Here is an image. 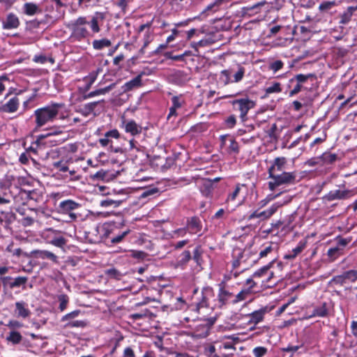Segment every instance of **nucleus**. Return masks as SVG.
<instances>
[{
    "instance_id": "obj_51",
    "label": "nucleus",
    "mask_w": 357,
    "mask_h": 357,
    "mask_svg": "<svg viewBox=\"0 0 357 357\" xmlns=\"http://www.w3.org/2000/svg\"><path fill=\"white\" fill-rule=\"evenodd\" d=\"M50 243L56 247L62 248L66 245V240L63 236H60L53 238Z\"/></svg>"
},
{
    "instance_id": "obj_55",
    "label": "nucleus",
    "mask_w": 357,
    "mask_h": 357,
    "mask_svg": "<svg viewBox=\"0 0 357 357\" xmlns=\"http://www.w3.org/2000/svg\"><path fill=\"white\" fill-rule=\"evenodd\" d=\"M236 123V119L234 115H230L224 121V124L227 128H233Z\"/></svg>"
},
{
    "instance_id": "obj_39",
    "label": "nucleus",
    "mask_w": 357,
    "mask_h": 357,
    "mask_svg": "<svg viewBox=\"0 0 357 357\" xmlns=\"http://www.w3.org/2000/svg\"><path fill=\"white\" fill-rule=\"evenodd\" d=\"M6 340L13 344H20L22 340V336L20 332L11 331L6 337Z\"/></svg>"
},
{
    "instance_id": "obj_40",
    "label": "nucleus",
    "mask_w": 357,
    "mask_h": 357,
    "mask_svg": "<svg viewBox=\"0 0 357 357\" xmlns=\"http://www.w3.org/2000/svg\"><path fill=\"white\" fill-rule=\"evenodd\" d=\"M356 10H357L356 8H354L353 6L348 7L347 10H345L340 15V23H342V24H347V23H348L351 20V18L354 13Z\"/></svg>"
},
{
    "instance_id": "obj_59",
    "label": "nucleus",
    "mask_w": 357,
    "mask_h": 357,
    "mask_svg": "<svg viewBox=\"0 0 357 357\" xmlns=\"http://www.w3.org/2000/svg\"><path fill=\"white\" fill-rule=\"evenodd\" d=\"M130 233V230L128 229L125 231H123L120 234L116 235V236L111 238V243H118L122 241V240Z\"/></svg>"
},
{
    "instance_id": "obj_9",
    "label": "nucleus",
    "mask_w": 357,
    "mask_h": 357,
    "mask_svg": "<svg viewBox=\"0 0 357 357\" xmlns=\"http://www.w3.org/2000/svg\"><path fill=\"white\" fill-rule=\"evenodd\" d=\"M151 22H147L146 24L140 25L138 28V33L145 31L142 39L143 45L140 50L142 53H144V50L153 41L154 38L153 31L151 29Z\"/></svg>"
},
{
    "instance_id": "obj_53",
    "label": "nucleus",
    "mask_w": 357,
    "mask_h": 357,
    "mask_svg": "<svg viewBox=\"0 0 357 357\" xmlns=\"http://www.w3.org/2000/svg\"><path fill=\"white\" fill-rule=\"evenodd\" d=\"M284 66V63L281 60H276L273 61L269 65V69L273 73H276L281 70Z\"/></svg>"
},
{
    "instance_id": "obj_12",
    "label": "nucleus",
    "mask_w": 357,
    "mask_h": 357,
    "mask_svg": "<svg viewBox=\"0 0 357 357\" xmlns=\"http://www.w3.org/2000/svg\"><path fill=\"white\" fill-rule=\"evenodd\" d=\"M266 312L267 311L265 308H261L244 316L245 319L247 320L248 324L250 325H253V326L251 327V329H254L255 325L263 321Z\"/></svg>"
},
{
    "instance_id": "obj_27",
    "label": "nucleus",
    "mask_w": 357,
    "mask_h": 357,
    "mask_svg": "<svg viewBox=\"0 0 357 357\" xmlns=\"http://www.w3.org/2000/svg\"><path fill=\"white\" fill-rule=\"evenodd\" d=\"M252 294V286L243 289L238 294L234 295V299L231 303L236 304L239 302L243 301L249 298Z\"/></svg>"
},
{
    "instance_id": "obj_1",
    "label": "nucleus",
    "mask_w": 357,
    "mask_h": 357,
    "mask_svg": "<svg viewBox=\"0 0 357 357\" xmlns=\"http://www.w3.org/2000/svg\"><path fill=\"white\" fill-rule=\"evenodd\" d=\"M105 17L103 13H96L89 21L86 17H79L72 20L67 24V28L71 31L70 38L73 41L80 42L90 36V32L87 29L89 26L92 32L99 33L100 31V22Z\"/></svg>"
},
{
    "instance_id": "obj_23",
    "label": "nucleus",
    "mask_w": 357,
    "mask_h": 357,
    "mask_svg": "<svg viewBox=\"0 0 357 357\" xmlns=\"http://www.w3.org/2000/svg\"><path fill=\"white\" fill-rule=\"evenodd\" d=\"M20 25L18 17L13 13H9L6 20L3 22V28L4 29H17Z\"/></svg>"
},
{
    "instance_id": "obj_14",
    "label": "nucleus",
    "mask_w": 357,
    "mask_h": 357,
    "mask_svg": "<svg viewBox=\"0 0 357 357\" xmlns=\"http://www.w3.org/2000/svg\"><path fill=\"white\" fill-rule=\"evenodd\" d=\"M296 175L295 172H282L281 174H276L271 176H269L271 178L276 179V184L284 185V184H291L295 182Z\"/></svg>"
},
{
    "instance_id": "obj_16",
    "label": "nucleus",
    "mask_w": 357,
    "mask_h": 357,
    "mask_svg": "<svg viewBox=\"0 0 357 357\" xmlns=\"http://www.w3.org/2000/svg\"><path fill=\"white\" fill-rule=\"evenodd\" d=\"M249 254L250 250H243L241 248H234L232 252V256L234 258L232 266L234 268H236L242 262H246L248 261V258L246 257H248Z\"/></svg>"
},
{
    "instance_id": "obj_32",
    "label": "nucleus",
    "mask_w": 357,
    "mask_h": 357,
    "mask_svg": "<svg viewBox=\"0 0 357 357\" xmlns=\"http://www.w3.org/2000/svg\"><path fill=\"white\" fill-rule=\"evenodd\" d=\"M142 84V77L141 75H137L132 79L130 80L129 82H127L124 84V85L122 86L123 91H131L132 89L135 87H138L141 86Z\"/></svg>"
},
{
    "instance_id": "obj_4",
    "label": "nucleus",
    "mask_w": 357,
    "mask_h": 357,
    "mask_svg": "<svg viewBox=\"0 0 357 357\" xmlns=\"http://www.w3.org/2000/svg\"><path fill=\"white\" fill-rule=\"evenodd\" d=\"M351 239L350 238L337 237L335 239V245L331 247L326 253L328 261L329 262L335 261L337 258L342 256L345 253L347 245L350 243Z\"/></svg>"
},
{
    "instance_id": "obj_33",
    "label": "nucleus",
    "mask_w": 357,
    "mask_h": 357,
    "mask_svg": "<svg viewBox=\"0 0 357 357\" xmlns=\"http://www.w3.org/2000/svg\"><path fill=\"white\" fill-rule=\"evenodd\" d=\"M114 84H110L105 88L96 89L95 91H91L90 93L86 94L84 96V99L91 98L95 96H100V95H105L107 93L109 92L113 88Z\"/></svg>"
},
{
    "instance_id": "obj_38",
    "label": "nucleus",
    "mask_w": 357,
    "mask_h": 357,
    "mask_svg": "<svg viewBox=\"0 0 357 357\" xmlns=\"http://www.w3.org/2000/svg\"><path fill=\"white\" fill-rule=\"evenodd\" d=\"M314 75L313 74H298L295 75L294 77L291 78L289 81V84H293L294 82H298L301 84H303L305 83L308 79L314 77Z\"/></svg>"
},
{
    "instance_id": "obj_31",
    "label": "nucleus",
    "mask_w": 357,
    "mask_h": 357,
    "mask_svg": "<svg viewBox=\"0 0 357 357\" xmlns=\"http://www.w3.org/2000/svg\"><path fill=\"white\" fill-rule=\"evenodd\" d=\"M40 11V7L34 3H26L23 6V12L26 15H33Z\"/></svg>"
},
{
    "instance_id": "obj_21",
    "label": "nucleus",
    "mask_w": 357,
    "mask_h": 357,
    "mask_svg": "<svg viewBox=\"0 0 357 357\" xmlns=\"http://www.w3.org/2000/svg\"><path fill=\"white\" fill-rule=\"evenodd\" d=\"M214 324V320L208 319L204 324H199L195 328V335L199 337H205L209 334V331Z\"/></svg>"
},
{
    "instance_id": "obj_63",
    "label": "nucleus",
    "mask_w": 357,
    "mask_h": 357,
    "mask_svg": "<svg viewBox=\"0 0 357 357\" xmlns=\"http://www.w3.org/2000/svg\"><path fill=\"white\" fill-rule=\"evenodd\" d=\"M33 61L36 63H46L47 61H50L51 63H54V59H47L45 56L44 55H36L33 58Z\"/></svg>"
},
{
    "instance_id": "obj_7",
    "label": "nucleus",
    "mask_w": 357,
    "mask_h": 357,
    "mask_svg": "<svg viewBox=\"0 0 357 357\" xmlns=\"http://www.w3.org/2000/svg\"><path fill=\"white\" fill-rule=\"evenodd\" d=\"M353 190H333L323 197L325 202H331L335 200L348 199L354 196Z\"/></svg>"
},
{
    "instance_id": "obj_11",
    "label": "nucleus",
    "mask_w": 357,
    "mask_h": 357,
    "mask_svg": "<svg viewBox=\"0 0 357 357\" xmlns=\"http://www.w3.org/2000/svg\"><path fill=\"white\" fill-rule=\"evenodd\" d=\"M277 245L272 242L262 245L260 248L258 259H264L269 257L272 258L271 261L273 259H275V254L277 252Z\"/></svg>"
},
{
    "instance_id": "obj_47",
    "label": "nucleus",
    "mask_w": 357,
    "mask_h": 357,
    "mask_svg": "<svg viewBox=\"0 0 357 357\" xmlns=\"http://www.w3.org/2000/svg\"><path fill=\"white\" fill-rule=\"evenodd\" d=\"M188 232L186 227L178 228L172 231L171 236L173 238L184 237Z\"/></svg>"
},
{
    "instance_id": "obj_10",
    "label": "nucleus",
    "mask_w": 357,
    "mask_h": 357,
    "mask_svg": "<svg viewBox=\"0 0 357 357\" xmlns=\"http://www.w3.org/2000/svg\"><path fill=\"white\" fill-rule=\"evenodd\" d=\"M281 205L280 204H273L266 210L259 212L255 211L248 216V220H251L254 218H259L260 220H264L271 218L278 209Z\"/></svg>"
},
{
    "instance_id": "obj_30",
    "label": "nucleus",
    "mask_w": 357,
    "mask_h": 357,
    "mask_svg": "<svg viewBox=\"0 0 357 357\" xmlns=\"http://www.w3.org/2000/svg\"><path fill=\"white\" fill-rule=\"evenodd\" d=\"M245 73V68L240 64H236L234 67V71L232 73V82L236 83L241 82Z\"/></svg>"
},
{
    "instance_id": "obj_24",
    "label": "nucleus",
    "mask_w": 357,
    "mask_h": 357,
    "mask_svg": "<svg viewBox=\"0 0 357 357\" xmlns=\"http://www.w3.org/2000/svg\"><path fill=\"white\" fill-rule=\"evenodd\" d=\"M19 105V98L15 96L1 107V110L4 112L13 113L18 109Z\"/></svg>"
},
{
    "instance_id": "obj_35",
    "label": "nucleus",
    "mask_w": 357,
    "mask_h": 357,
    "mask_svg": "<svg viewBox=\"0 0 357 357\" xmlns=\"http://www.w3.org/2000/svg\"><path fill=\"white\" fill-rule=\"evenodd\" d=\"M244 186V184L237 183L235 185L234 190L228 194L227 197L226 199V203L229 204L230 202H234L236 197L238 196L241 190V188Z\"/></svg>"
},
{
    "instance_id": "obj_48",
    "label": "nucleus",
    "mask_w": 357,
    "mask_h": 357,
    "mask_svg": "<svg viewBox=\"0 0 357 357\" xmlns=\"http://www.w3.org/2000/svg\"><path fill=\"white\" fill-rule=\"evenodd\" d=\"M86 326V323L84 321L76 320L70 321L65 325L66 328H84Z\"/></svg>"
},
{
    "instance_id": "obj_49",
    "label": "nucleus",
    "mask_w": 357,
    "mask_h": 357,
    "mask_svg": "<svg viewBox=\"0 0 357 357\" xmlns=\"http://www.w3.org/2000/svg\"><path fill=\"white\" fill-rule=\"evenodd\" d=\"M191 259V253L189 250H185L180 255V259L178 261L179 265L187 264Z\"/></svg>"
},
{
    "instance_id": "obj_54",
    "label": "nucleus",
    "mask_w": 357,
    "mask_h": 357,
    "mask_svg": "<svg viewBox=\"0 0 357 357\" xmlns=\"http://www.w3.org/2000/svg\"><path fill=\"white\" fill-rule=\"evenodd\" d=\"M7 327L11 329L12 331H15V329L21 328L23 327V324L17 320L11 319L6 324Z\"/></svg>"
},
{
    "instance_id": "obj_36",
    "label": "nucleus",
    "mask_w": 357,
    "mask_h": 357,
    "mask_svg": "<svg viewBox=\"0 0 357 357\" xmlns=\"http://www.w3.org/2000/svg\"><path fill=\"white\" fill-rule=\"evenodd\" d=\"M100 102H104V100L84 105L81 109L82 113L85 116L89 115L94 112L96 107Z\"/></svg>"
},
{
    "instance_id": "obj_44",
    "label": "nucleus",
    "mask_w": 357,
    "mask_h": 357,
    "mask_svg": "<svg viewBox=\"0 0 357 357\" xmlns=\"http://www.w3.org/2000/svg\"><path fill=\"white\" fill-rule=\"evenodd\" d=\"M121 203H122V202L120 200H114V199L107 198L104 200H102L100 202V205L102 207H109V206H112L114 207H118L121 205Z\"/></svg>"
},
{
    "instance_id": "obj_6",
    "label": "nucleus",
    "mask_w": 357,
    "mask_h": 357,
    "mask_svg": "<svg viewBox=\"0 0 357 357\" xmlns=\"http://www.w3.org/2000/svg\"><path fill=\"white\" fill-rule=\"evenodd\" d=\"M80 206V204L72 199H66L59 204L56 209L59 213L68 214L71 220H75L77 219V215L73 211L79 208Z\"/></svg>"
},
{
    "instance_id": "obj_15",
    "label": "nucleus",
    "mask_w": 357,
    "mask_h": 357,
    "mask_svg": "<svg viewBox=\"0 0 357 357\" xmlns=\"http://www.w3.org/2000/svg\"><path fill=\"white\" fill-rule=\"evenodd\" d=\"M287 162V160L284 157L275 158L268 169L269 176L275 175L278 172H284Z\"/></svg>"
},
{
    "instance_id": "obj_56",
    "label": "nucleus",
    "mask_w": 357,
    "mask_h": 357,
    "mask_svg": "<svg viewBox=\"0 0 357 357\" xmlns=\"http://www.w3.org/2000/svg\"><path fill=\"white\" fill-rule=\"evenodd\" d=\"M105 273L109 277H110L112 278L117 279V280H120L122 276L121 273L118 270H116V268H114L107 269Z\"/></svg>"
},
{
    "instance_id": "obj_52",
    "label": "nucleus",
    "mask_w": 357,
    "mask_h": 357,
    "mask_svg": "<svg viewBox=\"0 0 357 357\" xmlns=\"http://www.w3.org/2000/svg\"><path fill=\"white\" fill-rule=\"evenodd\" d=\"M229 142H230V144H229V146L228 148L229 153L237 154L239 152L238 144L232 137L229 138Z\"/></svg>"
},
{
    "instance_id": "obj_64",
    "label": "nucleus",
    "mask_w": 357,
    "mask_h": 357,
    "mask_svg": "<svg viewBox=\"0 0 357 357\" xmlns=\"http://www.w3.org/2000/svg\"><path fill=\"white\" fill-rule=\"evenodd\" d=\"M105 137L107 138L119 139L120 137V133L117 129L110 130L105 133Z\"/></svg>"
},
{
    "instance_id": "obj_26",
    "label": "nucleus",
    "mask_w": 357,
    "mask_h": 357,
    "mask_svg": "<svg viewBox=\"0 0 357 357\" xmlns=\"http://www.w3.org/2000/svg\"><path fill=\"white\" fill-rule=\"evenodd\" d=\"M234 71V67H230L228 69L222 70L220 73L219 80L224 85H227L232 82V73Z\"/></svg>"
},
{
    "instance_id": "obj_25",
    "label": "nucleus",
    "mask_w": 357,
    "mask_h": 357,
    "mask_svg": "<svg viewBox=\"0 0 357 357\" xmlns=\"http://www.w3.org/2000/svg\"><path fill=\"white\" fill-rule=\"evenodd\" d=\"M227 2L228 0H215L206 6V8L202 11V15L206 13L213 14L220 10L222 6Z\"/></svg>"
},
{
    "instance_id": "obj_22",
    "label": "nucleus",
    "mask_w": 357,
    "mask_h": 357,
    "mask_svg": "<svg viewBox=\"0 0 357 357\" xmlns=\"http://www.w3.org/2000/svg\"><path fill=\"white\" fill-rule=\"evenodd\" d=\"M213 296V289L211 287H205L202 289V298L201 300L196 304V307L197 310H199L202 307H206L208 306V300L209 297Z\"/></svg>"
},
{
    "instance_id": "obj_29",
    "label": "nucleus",
    "mask_w": 357,
    "mask_h": 357,
    "mask_svg": "<svg viewBox=\"0 0 357 357\" xmlns=\"http://www.w3.org/2000/svg\"><path fill=\"white\" fill-rule=\"evenodd\" d=\"M306 241H301L298 243L297 246L294 248L289 253L286 254L284 256L285 259H294L298 254H300L305 248Z\"/></svg>"
},
{
    "instance_id": "obj_41",
    "label": "nucleus",
    "mask_w": 357,
    "mask_h": 357,
    "mask_svg": "<svg viewBox=\"0 0 357 357\" xmlns=\"http://www.w3.org/2000/svg\"><path fill=\"white\" fill-rule=\"evenodd\" d=\"M263 6H266V9L268 10L270 8L269 5L266 1H263L261 2H258L257 3H255L254 5L251 6H248L246 8V10L248 11H255V13H258L260 11V8Z\"/></svg>"
},
{
    "instance_id": "obj_2",
    "label": "nucleus",
    "mask_w": 357,
    "mask_h": 357,
    "mask_svg": "<svg viewBox=\"0 0 357 357\" xmlns=\"http://www.w3.org/2000/svg\"><path fill=\"white\" fill-rule=\"evenodd\" d=\"M68 116V112L63 103H51L34 112L36 128H41L47 123L54 122L57 119L64 120Z\"/></svg>"
},
{
    "instance_id": "obj_13",
    "label": "nucleus",
    "mask_w": 357,
    "mask_h": 357,
    "mask_svg": "<svg viewBox=\"0 0 357 357\" xmlns=\"http://www.w3.org/2000/svg\"><path fill=\"white\" fill-rule=\"evenodd\" d=\"M121 127L124 129L126 133L130 134L132 136H136L142 132V128L139 124H137L133 119L122 121Z\"/></svg>"
},
{
    "instance_id": "obj_43",
    "label": "nucleus",
    "mask_w": 357,
    "mask_h": 357,
    "mask_svg": "<svg viewBox=\"0 0 357 357\" xmlns=\"http://www.w3.org/2000/svg\"><path fill=\"white\" fill-rule=\"evenodd\" d=\"M58 300L59 301V310L63 312L67 307L69 302V298L66 294H62L58 296Z\"/></svg>"
},
{
    "instance_id": "obj_42",
    "label": "nucleus",
    "mask_w": 357,
    "mask_h": 357,
    "mask_svg": "<svg viewBox=\"0 0 357 357\" xmlns=\"http://www.w3.org/2000/svg\"><path fill=\"white\" fill-rule=\"evenodd\" d=\"M346 282H354L357 280V270H350L343 273Z\"/></svg>"
},
{
    "instance_id": "obj_45",
    "label": "nucleus",
    "mask_w": 357,
    "mask_h": 357,
    "mask_svg": "<svg viewBox=\"0 0 357 357\" xmlns=\"http://www.w3.org/2000/svg\"><path fill=\"white\" fill-rule=\"evenodd\" d=\"M281 91V84L279 82H274L271 85L267 86L265 89L266 93L267 94L280 93Z\"/></svg>"
},
{
    "instance_id": "obj_57",
    "label": "nucleus",
    "mask_w": 357,
    "mask_h": 357,
    "mask_svg": "<svg viewBox=\"0 0 357 357\" xmlns=\"http://www.w3.org/2000/svg\"><path fill=\"white\" fill-rule=\"evenodd\" d=\"M53 167L61 172H66L68 171V167L66 162L63 161H58L53 163Z\"/></svg>"
},
{
    "instance_id": "obj_20",
    "label": "nucleus",
    "mask_w": 357,
    "mask_h": 357,
    "mask_svg": "<svg viewBox=\"0 0 357 357\" xmlns=\"http://www.w3.org/2000/svg\"><path fill=\"white\" fill-rule=\"evenodd\" d=\"M31 256L36 259H48L55 264L58 263V257L53 252L44 250H34L31 252Z\"/></svg>"
},
{
    "instance_id": "obj_19",
    "label": "nucleus",
    "mask_w": 357,
    "mask_h": 357,
    "mask_svg": "<svg viewBox=\"0 0 357 357\" xmlns=\"http://www.w3.org/2000/svg\"><path fill=\"white\" fill-rule=\"evenodd\" d=\"M172 106L169 108V112L167 119H170L172 116H177L176 110L181 108L185 104V99L183 95L174 96L171 98Z\"/></svg>"
},
{
    "instance_id": "obj_46",
    "label": "nucleus",
    "mask_w": 357,
    "mask_h": 357,
    "mask_svg": "<svg viewBox=\"0 0 357 357\" xmlns=\"http://www.w3.org/2000/svg\"><path fill=\"white\" fill-rule=\"evenodd\" d=\"M202 186L204 188V189L200 188V190L202 192V194L205 196L209 195L211 192L212 189L211 183L209 181L202 179Z\"/></svg>"
},
{
    "instance_id": "obj_62",
    "label": "nucleus",
    "mask_w": 357,
    "mask_h": 357,
    "mask_svg": "<svg viewBox=\"0 0 357 357\" xmlns=\"http://www.w3.org/2000/svg\"><path fill=\"white\" fill-rule=\"evenodd\" d=\"M267 351V349L263 347H257L253 349V354L255 357H262Z\"/></svg>"
},
{
    "instance_id": "obj_58",
    "label": "nucleus",
    "mask_w": 357,
    "mask_h": 357,
    "mask_svg": "<svg viewBox=\"0 0 357 357\" xmlns=\"http://www.w3.org/2000/svg\"><path fill=\"white\" fill-rule=\"evenodd\" d=\"M27 282L26 277H17L15 278L14 281L11 283V287H18L24 284Z\"/></svg>"
},
{
    "instance_id": "obj_5",
    "label": "nucleus",
    "mask_w": 357,
    "mask_h": 357,
    "mask_svg": "<svg viewBox=\"0 0 357 357\" xmlns=\"http://www.w3.org/2000/svg\"><path fill=\"white\" fill-rule=\"evenodd\" d=\"M235 109L240 111V118L242 121H245L248 111L255 107V102L248 98L236 99L231 102Z\"/></svg>"
},
{
    "instance_id": "obj_34",
    "label": "nucleus",
    "mask_w": 357,
    "mask_h": 357,
    "mask_svg": "<svg viewBox=\"0 0 357 357\" xmlns=\"http://www.w3.org/2000/svg\"><path fill=\"white\" fill-rule=\"evenodd\" d=\"M93 48L96 50H101L105 47H109L112 45V42L107 38H102L100 40H94L92 42Z\"/></svg>"
},
{
    "instance_id": "obj_8",
    "label": "nucleus",
    "mask_w": 357,
    "mask_h": 357,
    "mask_svg": "<svg viewBox=\"0 0 357 357\" xmlns=\"http://www.w3.org/2000/svg\"><path fill=\"white\" fill-rule=\"evenodd\" d=\"M274 262L275 259H273L268 264L256 271L252 275V277L255 278L266 276L267 278L266 280H262L263 285L266 287H271L275 284V282H271V279L273 277L274 274L273 272L269 271L270 268L272 266Z\"/></svg>"
},
{
    "instance_id": "obj_18",
    "label": "nucleus",
    "mask_w": 357,
    "mask_h": 357,
    "mask_svg": "<svg viewBox=\"0 0 357 357\" xmlns=\"http://www.w3.org/2000/svg\"><path fill=\"white\" fill-rule=\"evenodd\" d=\"M219 287L218 301L220 307L227 304L229 302L231 303V301L234 299L233 294L226 289L222 284H220Z\"/></svg>"
},
{
    "instance_id": "obj_17",
    "label": "nucleus",
    "mask_w": 357,
    "mask_h": 357,
    "mask_svg": "<svg viewBox=\"0 0 357 357\" xmlns=\"http://www.w3.org/2000/svg\"><path fill=\"white\" fill-rule=\"evenodd\" d=\"M15 314L17 318L27 319L31 315V311L29 309L28 304L24 301H17L15 303Z\"/></svg>"
},
{
    "instance_id": "obj_60",
    "label": "nucleus",
    "mask_w": 357,
    "mask_h": 357,
    "mask_svg": "<svg viewBox=\"0 0 357 357\" xmlns=\"http://www.w3.org/2000/svg\"><path fill=\"white\" fill-rule=\"evenodd\" d=\"M80 312H81L80 310H76L70 313H68L66 315L62 317L61 321H66L70 319H74V318L78 317V315L80 314Z\"/></svg>"
},
{
    "instance_id": "obj_50",
    "label": "nucleus",
    "mask_w": 357,
    "mask_h": 357,
    "mask_svg": "<svg viewBox=\"0 0 357 357\" xmlns=\"http://www.w3.org/2000/svg\"><path fill=\"white\" fill-rule=\"evenodd\" d=\"M335 6H337L335 1H324L319 5V9L321 11H327Z\"/></svg>"
},
{
    "instance_id": "obj_61",
    "label": "nucleus",
    "mask_w": 357,
    "mask_h": 357,
    "mask_svg": "<svg viewBox=\"0 0 357 357\" xmlns=\"http://www.w3.org/2000/svg\"><path fill=\"white\" fill-rule=\"evenodd\" d=\"M131 257L137 259H144L146 257L147 255L144 251L141 250H131Z\"/></svg>"
},
{
    "instance_id": "obj_37",
    "label": "nucleus",
    "mask_w": 357,
    "mask_h": 357,
    "mask_svg": "<svg viewBox=\"0 0 357 357\" xmlns=\"http://www.w3.org/2000/svg\"><path fill=\"white\" fill-rule=\"evenodd\" d=\"M328 314V309L326 307V303H324L319 306H317L314 310L312 314L310 316V317H324Z\"/></svg>"
},
{
    "instance_id": "obj_28",
    "label": "nucleus",
    "mask_w": 357,
    "mask_h": 357,
    "mask_svg": "<svg viewBox=\"0 0 357 357\" xmlns=\"http://www.w3.org/2000/svg\"><path fill=\"white\" fill-rule=\"evenodd\" d=\"M186 228L188 232L191 234H195L200 231L201 225L199 224V221L197 218L192 217L191 218L187 223Z\"/></svg>"
},
{
    "instance_id": "obj_3",
    "label": "nucleus",
    "mask_w": 357,
    "mask_h": 357,
    "mask_svg": "<svg viewBox=\"0 0 357 357\" xmlns=\"http://www.w3.org/2000/svg\"><path fill=\"white\" fill-rule=\"evenodd\" d=\"M63 132L61 130L57 129L52 132H48L46 135H40L38 136L37 139L31 143V146L26 149V151L29 153L30 152L38 154V151L42 148L44 144H50L52 146H56L61 144L65 141V138H56L52 139L53 136H57L62 134Z\"/></svg>"
}]
</instances>
